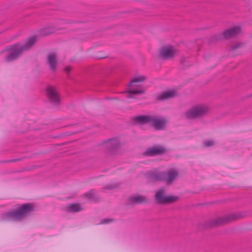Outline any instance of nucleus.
I'll use <instances>...</instances> for the list:
<instances>
[{"label": "nucleus", "instance_id": "4468645a", "mask_svg": "<svg viewBox=\"0 0 252 252\" xmlns=\"http://www.w3.org/2000/svg\"><path fill=\"white\" fill-rule=\"evenodd\" d=\"M129 203L130 204H138L142 203H147L148 199L147 197L140 195H136L130 197L128 199Z\"/></svg>", "mask_w": 252, "mask_h": 252}, {"label": "nucleus", "instance_id": "bb28decb", "mask_svg": "<svg viewBox=\"0 0 252 252\" xmlns=\"http://www.w3.org/2000/svg\"><path fill=\"white\" fill-rule=\"evenodd\" d=\"M72 69V67L69 66H66L64 68V71L68 73Z\"/></svg>", "mask_w": 252, "mask_h": 252}, {"label": "nucleus", "instance_id": "a878e982", "mask_svg": "<svg viewBox=\"0 0 252 252\" xmlns=\"http://www.w3.org/2000/svg\"><path fill=\"white\" fill-rule=\"evenodd\" d=\"M117 187H118V186L116 184H110V185H107L105 186L104 187V189H112L116 188Z\"/></svg>", "mask_w": 252, "mask_h": 252}, {"label": "nucleus", "instance_id": "393cba45", "mask_svg": "<svg viewBox=\"0 0 252 252\" xmlns=\"http://www.w3.org/2000/svg\"><path fill=\"white\" fill-rule=\"evenodd\" d=\"M54 32V30L52 29H44L43 31V35H49V34H51L52 33H53Z\"/></svg>", "mask_w": 252, "mask_h": 252}, {"label": "nucleus", "instance_id": "6ab92c4d", "mask_svg": "<svg viewBox=\"0 0 252 252\" xmlns=\"http://www.w3.org/2000/svg\"><path fill=\"white\" fill-rule=\"evenodd\" d=\"M126 92L128 93L126 97L128 98H133V96H132L133 94H143L145 93V91L144 89H128Z\"/></svg>", "mask_w": 252, "mask_h": 252}, {"label": "nucleus", "instance_id": "0eeeda50", "mask_svg": "<svg viewBox=\"0 0 252 252\" xmlns=\"http://www.w3.org/2000/svg\"><path fill=\"white\" fill-rule=\"evenodd\" d=\"M103 143L107 149V152L109 155L116 154L120 149L121 144L118 138H113L104 141Z\"/></svg>", "mask_w": 252, "mask_h": 252}, {"label": "nucleus", "instance_id": "f8f14e48", "mask_svg": "<svg viewBox=\"0 0 252 252\" xmlns=\"http://www.w3.org/2000/svg\"><path fill=\"white\" fill-rule=\"evenodd\" d=\"M241 32V29L239 26H235L224 31L222 34L224 39H228L235 37Z\"/></svg>", "mask_w": 252, "mask_h": 252}, {"label": "nucleus", "instance_id": "ddd939ff", "mask_svg": "<svg viewBox=\"0 0 252 252\" xmlns=\"http://www.w3.org/2000/svg\"><path fill=\"white\" fill-rule=\"evenodd\" d=\"M47 63L49 64L50 69L52 71H55L57 68V58L55 52L49 53L47 56Z\"/></svg>", "mask_w": 252, "mask_h": 252}, {"label": "nucleus", "instance_id": "2eb2a0df", "mask_svg": "<svg viewBox=\"0 0 252 252\" xmlns=\"http://www.w3.org/2000/svg\"><path fill=\"white\" fill-rule=\"evenodd\" d=\"M166 173V177L164 181L168 183H172L176 178L178 174V172L176 170H169Z\"/></svg>", "mask_w": 252, "mask_h": 252}, {"label": "nucleus", "instance_id": "5701e85b", "mask_svg": "<svg viewBox=\"0 0 252 252\" xmlns=\"http://www.w3.org/2000/svg\"><path fill=\"white\" fill-rule=\"evenodd\" d=\"M203 144L205 147H209L214 145L215 142L212 140H206L204 142Z\"/></svg>", "mask_w": 252, "mask_h": 252}, {"label": "nucleus", "instance_id": "aec40b11", "mask_svg": "<svg viewBox=\"0 0 252 252\" xmlns=\"http://www.w3.org/2000/svg\"><path fill=\"white\" fill-rule=\"evenodd\" d=\"M88 199L93 200L94 201H97L98 200V198L96 195L95 191L94 189H92L89 192H87L84 194Z\"/></svg>", "mask_w": 252, "mask_h": 252}, {"label": "nucleus", "instance_id": "1a4fd4ad", "mask_svg": "<svg viewBox=\"0 0 252 252\" xmlns=\"http://www.w3.org/2000/svg\"><path fill=\"white\" fill-rule=\"evenodd\" d=\"M167 152V149L162 146H155L148 148L143 153L146 156L153 157L161 155Z\"/></svg>", "mask_w": 252, "mask_h": 252}, {"label": "nucleus", "instance_id": "39448f33", "mask_svg": "<svg viewBox=\"0 0 252 252\" xmlns=\"http://www.w3.org/2000/svg\"><path fill=\"white\" fill-rule=\"evenodd\" d=\"M178 199L179 197L177 196L166 195L164 189H158L155 195V200L158 204H170L176 202Z\"/></svg>", "mask_w": 252, "mask_h": 252}, {"label": "nucleus", "instance_id": "6e6552de", "mask_svg": "<svg viewBox=\"0 0 252 252\" xmlns=\"http://www.w3.org/2000/svg\"><path fill=\"white\" fill-rule=\"evenodd\" d=\"M47 96L50 102L55 106H59L60 98L54 87L49 86L46 89Z\"/></svg>", "mask_w": 252, "mask_h": 252}, {"label": "nucleus", "instance_id": "423d86ee", "mask_svg": "<svg viewBox=\"0 0 252 252\" xmlns=\"http://www.w3.org/2000/svg\"><path fill=\"white\" fill-rule=\"evenodd\" d=\"M208 111V108L204 106H197L185 113L187 119H194L205 115Z\"/></svg>", "mask_w": 252, "mask_h": 252}, {"label": "nucleus", "instance_id": "b1692460", "mask_svg": "<svg viewBox=\"0 0 252 252\" xmlns=\"http://www.w3.org/2000/svg\"><path fill=\"white\" fill-rule=\"evenodd\" d=\"M114 221V220L111 219H102L100 221V224H107L112 222Z\"/></svg>", "mask_w": 252, "mask_h": 252}, {"label": "nucleus", "instance_id": "a211bd4d", "mask_svg": "<svg viewBox=\"0 0 252 252\" xmlns=\"http://www.w3.org/2000/svg\"><path fill=\"white\" fill-rule=\"evenodd\" d=\"M146 78L144 76H138L135 77L129 83L128 86L130 87L139 86L140 85L139 83L144 82L146 80Z\"/></svg>", "mask_w": 252, "mask_h": 252}, {"label": "nucleus", "instance_id": "dca6fc26", "mask_svg": "<svg viewBox=\"0 0 252 252\" xmlns=\"http://www.w3.org/2000/svg\"><path fill=\"white\" fill-rule=\"evenodd\" d=\"M176 92L173 91H166L160 94L158 97L159 100H165L173 97L175 95Z\"/></svg>", "mask_w": 252, "mask_h": 252}, {"label": "nucleus", "instance_id": "f03ea898", "mask_svg": "<svg viewBox=\"0 0 252 252\" xmlns=\"http://www.w3.org/2000/svg\"><path fill=\"white\" fill-rule=\"evenodd\" d=\"M37 41V36H32L29 37L24 44L16 43L8 47L7 50L10 52L5 58L7 62H11L17 59L24 52L30 49Z\"/></svg>", "mask_w": 252, "mask_h": 252}, {"label": "nucleus", "instance_id": "9b49d317", "mask_svg": "<svg viewBox=\"0 0 252 252\" xmlns=\"http://www.w3.org/2000/svg\"><path fill=\"white\" fill-rule=\"evenodd\" d=\"M175 50L172 49L171 47L163 46L159 50V55L162 59L168 60L174 57Z\"/></svg>", "mask_w": 252, "mask_h": 252}, {"label": "nucleus", "instance_id": "4be33fe9", "mask_svg": "<svg viewBox=\"0 0 252 252\" xmlns=\"http://www.w3.org/2000/svg\"><path fill=\"white\" fill-rule=\"evenodd\" d=\"M243 43H242L241 42L237 43L235 44V45L231 46L230 50L234 51L238 48H241L242 47H243Z\"/></svg>", "mask_w": 252, "mask_h": 252}, {"label": "nucleus", "instance_id": "cd10ccee", "mask_svg": "<svg viewBox=\"0 0 252 252\" xmlns=\"http://www.w3.org/2000/svg\"><path fill=\"white\" fill-rule=\"evenodd\" d=\"M19 160H20V159H14L10 160V161L15 162V161H17Z\"/></svg>", "mask_w": 252, "mask_h": 252}, {"label": "nucleus", "instance_id": "20e7f679", "mask_svg": "<svg viewBox=\"0 0 252 252\" xmlns=\"http://www.w3.org/2000/svg\"><path fill=\"white\" fill-rule=\"evenodd\" d=\"M245 216L246 215L244 213H239L237 214H231L223 217H220L211 220L206 223V226L208 227H214L221 225L232 221L237 220Z\"/></svg>", "mask_w": 252, "mask_h": 252}, {"label": "nucleus", "instance_id": "7ed1b4c3", "mask_svg": "<svg viewBox=\"0 0 252 252\" xmlns=\"http://www.w3.org/2000/svg\"><path fill=\"white\" fill-rule=\"evenodd\" d=\"M132 121L135 125L151 124L156 130L163 129L167 122L164 118L159 119L157 116L150 115H138L133 118Z\"/></svg>", "mask_w": 252, "mask_h": 252}, {"label": "nucleus", "instance_id": "9d476101", "mask_svg": "<svg viewBox=\"0 0 252 252\" xmlns=\"http://www.w3.org/2000/svg\"><path fill=\"white\" fill-rule=\"evenodd\" d=\"M147 180L151 182L164 181L166 173L164 172L150 171L146 173Z\"/></svg>", "mask_w": 252, "mask_h": 252}, {"label": "nucleus", "instance_id": "f257e3e1", "mask_svg": "<svg viewBox=\"0 0 252 252\" xmlns=\"http://www.w3.org/2000/svg\"><path fill=\"white\" fill-rule=\"evenodd\" d=\"M17 208L9 212L1 214L2 221H19L30 216L35 211L33 204L28 203L16 205Z\"/></svg>", "mask_w": 252, "mask_h": 252}, {"label": "nucleus", "instance_id": "412c9836", "mask_svg": "<svg viewBox=\"0 0 252 252\" xmlns=\"http://www.w3.org/2000/svg\"><path fill=\"white\" fill-rule=\"evenodd\" d=\"M224 39L222 33L211 36L209 40L210 43H213L219 40Z\"/></svg>", "mask_w": 252, "mask_h": 252}, {"label": "nucleus", "instance_id": "f3484780", "mask_svg": "<svg viewBox=\"0 0 252 252\" xmlns=\"http://www.w3.org/2000/svg\"><path fill=\"white\" fill-rule=\"evenodd\" d=\"M81 205L78 203L70 204L66 207V211L69 213H76L82 210Z\"/></svg>", "mask_w": 252, "mask_h": 252}]
</instances>
